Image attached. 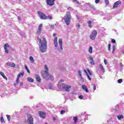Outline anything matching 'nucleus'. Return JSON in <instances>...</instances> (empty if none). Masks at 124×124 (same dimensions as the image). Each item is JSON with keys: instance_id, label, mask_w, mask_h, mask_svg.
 I'll return each mask as SVG.
<instances>
[{"instance_id": "1", "label": "nucleus", "mask_w": 124, "mask_h": 124, "mask_svg": "<svg viewBox=\"0 0 124 124\" xmlns=\"http://www.w3.org/2000/svg\"><path fill=\"white\" fill-rule=\"evenodd\" d=\"M38 41L39 42V46L40 50L41 53H46L47 52V40L45 37L43 36L41 38L38 37Z\"/></svg>"}, {"instance_id": "2", "label": "nucleus", "mask_w": 124, "mask_h": 124, "mask_svg": "<svg viewBox=\"0 0 124 124\" xmlns=\"http://www.w3.org/2000/svg\"><path fill=\"white\" fill-rule=\"evenodd\" d=\"M62 82H63V80L61 79L58 83V87L60 91H64L67 93L70 92V90H71V86L64 84Z\"/></svg>"}, {"instance_id": "3", "label": "nucleus", "mask_w": 124, "mask_h": 124, "mask_svg": "<svg viewBox=\"0 0 124 124\" xmlns=\"http://www.w3.org/2000/svg\"><path fill=\"white\" fill-rule=\"evenodd\" d=\"M45 73L42 75V76L43 77L44 79H46V80H54V77L53 76L49 75L48 73V67H47V65H45Z\"/></svg>"}, {"instance_id": "4", "label": "nucleus", "mask_w": 124, "mask_h": 124, "mask_svg": "<svg viewBox=\"0 0 124 124\" xmlns=\"http://www.w3.org/2000/svg\"><path fill=\"white\" fill-rule=\"evenodd\" d=\"M63 19L65 21L66 25H67V26H69V25H70V20H71V15H70V13H69V12H66Z\"/></svg>"}, {"instance_id": "5", "label": "nucleus", "mask_w": 124, "mask_h": 124, "mask_svg": "<svg viewBox=\"0 0 124 124\" xmlns=\"http://www.w3.org/2000/svg\"><path fill=\"white\" fill-rule=\"evenodd\" d=\"M87 71L86 70H84V71L86 73L88 80L91 81L92 78H91V77L93 76V74H92V72H91V71L89 69H87Z\"/></svg>"}, {"instance_id": "6", "label": "nucleus", "mask_w": 124, "mask_h": 124, "mask_svg": "<svg viewBox=\"0 0 124 124\" xmlns=\"http://www.w3.org/2000/svg\"><path fill=\"white\" fill-rule=\"evenodd\" d=\"M27 122L29 124H33V118L31 114H27Z\"/></svg>"}, {"instance_id": "7", "label": "nucleus", "mask_w": 124, "mask_h": 124, "mask_svg": "<svg viewBox=\"0 0 124 124\" xmlns=\"http://www.w3.org/2000/svg\"><path fill=\"white\" fill-rule=\"evenodd\" d=\"M96 35H97V32L96 31H93L90 36V39H91V40H94L95 37H96Z\"/></svg>"}, {"instance_id": "8", "label": "nucleus", "mask_w": 124, "mask_h": 124, "mask_svg": "<svg viewBox=\"0 0 124 124\" xmlns=\"http://www.w3.org/2000/svg\"><path fill=\"white\" fill-rule=\"evenodd\" d=\"M37 13L40 19H41L42 20H46V15L44 14V13L40 11H38Z\"/></svg>"}, {"instance_id": "9", "label": "nucleus", "mask_w": 124, "mask_h": 124, "mask_svg": "<svg viewBox=\"0 0 124 124\" xmlns=\"http://www.w3.org/2000/svg\"><path fill=\"white\" fill-rule=\"evenodd\" d=\"M55 0H46V2L49 6H53V5L55 4Z\"/></svg>"}, {"instance_id": "10", "label": "nucleus", "mask_w": 124, "mask_h": 124, "mask_svg": "<svg viewBox=\"0 0 124 124\" xmlns=\"http://www.w3.org/2000/svg\"><path fill=\"white\" fill-rule=\"evenodd\" d=\"M7 48H10V46H9L8 43H6L4 46V49L5 50V52L6 53V54H8L9 53V51H8Z\"/></svg>"}, {"instance_id": "11", "label": "nucleus", "mask_w": 124, "mask_h": 124, "mask_svg": "<svg viewBox=\"0 0 124 124\" xmlns=\"http://www.w3.org/2000/svg\"><path fill=\"white\" fill-rule=\"evenodd\" d=\"M59 44L61 50L62 51V50H63V48H62V38L59 39Z\"/></svg>"}, {"instance_id": "12", "label": "nucleus", "mask_w": 124, "mask_h": 124, "mask_svg": "<svg viewBox=\"0 0 124 124\" xmlns=\"http://www.w3.org/2000/svg\"><path fill=\"white\" fill-rule=\"evenodd\" d=\"M42 24H41L39 25L38 27V31H37V34H39V33H41V31H42Z\"/></svg>"}, {"instance_id": "13", "label": "nucleus", "mask_w": 124, "mask_h": 124, "mask_svg": "<svg viewBox=\"0 0 124 124\" xmlns=\"http://www.w3.org/2000/svg\"><path fill=\"white\" fill-rule=\"evenodd\" d=\"M39 115L41 118H42V119H44L46 116L45 113L42 111H39Z\"/></svg>"}, {"instance_id": "14", "label": "nucleus", "mask_w": 124, "mask_h": 124, "mask_svg": "<svg viewBox=\"0 0 124 124\" xmlns=\"http://www.w3.org/2000/svg\"><path fill=\"white\" fill-rule=\"evenodd\" d=\"M122 3V2L121 1H117L114 3L113 6V8H116V7H118V5L119 4H121Z\"/></svg>"}, {"instance_id": "15", "label": "nucleus", "mask_w": 124, "mask_h": 124, "mask_svg": "<svg viewBox=\"0 0 124 124\" xmlns=\"http://www.w3.org/2000/svg\"><path fill=\"white\" fill-rule=\"evenodd\" d=\"M6 64L8 66H10L11 67H15V66H16V64L14 63H11V62H6Z\"/></svg>"}, {"instance_id": "16", "label": "nucleus", "mask_w": 124, "mask_h": 124, "mask_svg": "<svg viewBox=\"0 0 124 124\" xmlns=\"http://www.w3.org/2000/svg\"><path fill=\"white\" fill-rule=\"evenodd\" d=\"M82 89L84 91V92H86V93H89V90L88 89V88H87V86L86 85H82Z\"/></svg>"}, {"instance_id": "17", "label": "nucleus", "mask_w": 124, "mask_h": 124, "mask_svg": "<svg viewBox=\"0 0 124 124\" xmlns=\"http://www.w3.org/2000/svg\"><path fill=\"white\" fill-rule=\"evenodd\" d=\"M54 45L55 46V47H58V37H55L54 40Z\"/></svg>"}, {"instance_id": "18", "label": "nucleus", "mask_w": 124, "mask_h": 124, "mask_svg": "<svg viewBox=\"0 0 124 124\" xmlns=\"http://www.w3.org/2000/svg\"><path fill=\"white\" fill-rule=\"evenodd\" d=\"M89 59L90 61H91V62H90V64H92L93 65H94L95 63H94V61H93V57H90Z\"/></svg>"}, {"instance_id": "19", "label": "nucleus", "mask_w": 124, "mask_h": 124, "mask_svg": "<svg viewBox=\"0 0 124 124\" xmlns=\"http://www.w3.org/2000/svg\"><path fill=\"white\" fill-rule=\"evenodd\" d=\"M99 66L101 70V71L103 72V73H104L105 72V70L104 69V67H103V65L102 64H100L99 65Z\"/></svg>"}, {"instance_id": "20", "label": "nucleus", "mask_w": 124, "mask_h": 124, "mask_svg": "<svg viewBox=\"0 0 124 124\" xmlns=\"http://www.w3.org/2000/svg\"><path fill=\"white\" fill-rule=\"evenodd\" d=\"M36 79L37 82L39 83H40L41 82V79L40 78V77H39V75H36Z\"/></svg>"}, {"instance_id": "21", "label": "nucleus", "mask_w": 124, "mask_h": 124, "mask_svg": "<svg viewBox=\"0 0 124 124\" xmlns=\"http://www.w3.org/2000/svg\"><path fill=\"white\" fill-rule=\"evenodd\" d=\"M0 74L1 76H2L4 79H6V80H7V78L6 77V76H5V75H4V73H3V72H1L0 73Z\"/></svg>"}, {"instance_id": "22", "label": "nucleus", "mask_w": 124, "mask_h": 124, "mask_svg": "<svg viewBox=\"0 0 124 124\" xmlns=\"http://www.w3.org/2000/svg\"><path fill=\"white\" fill-rule=\"evenodd\" d=\"M49 19V20H52L53 19V17L51 16H46V20Z\"/></svg>"}, {"instance_id": "23", "label": "nucleus", "mask_w": 124, "mask_h": 124, "mask_svg": "<svg viewBox=\"0 0 124 124\" xmlns=\"http://www.w3.org/2000/svg\"><path fill=\"white\" fill-rule=\"evenodd\" d=\"M73 120L74 121V124H76L78 121V118L77 117H74Z\"/></svg>"}, {"instance_id": "24", "label": "nucleus", "mask_w": 124, "mask_h": 124, "mask_svg": "<svg viewBox=\"0 0 124 124\" xmlns=\"http://www.w3.org/2000/svg\"><path fill=\"white\" fill-rule=\"evenodd\" d=\"M72 2H74L75 4H80L78 0H72Z\"/></svg>"}, {"instance_id": "25", "label": "nucleus", "mask_w": 124, "mask_h": 124, "mask_svg": "<svg viewBox=\"0 0 124 124\" xmlns=\"http://www.w3.org/2000/svg\"><path fill=\"white\" fill-rule=\"evenodd\" d=\"M30 61L31 62V63H33V62H34V59H33V57H32V56H31L30 57Z\"/></svg>"}, {"instance_id": "26", "label": "nucleus", "mask_w": 124, "mask_h": 124, "mask_svg": "<svg viewBox=\"0 0 124 124\" xmlns=\"http://www.w3.org/2000/svg\"><path fill=\"white\" fill-rule=\"evenodd\" d=\"M25 68L26 70L27 71L28 73L30 74V73H31V72L30 71V70H29V68H28L27 65H25Z\"/></svg>"}, {"instance_id": "27", "label": "nucleus", "mask_w": 124, "mask_h": 124, "mask_svg": "<svg viewBox=\"0 0 124 124\" xmlns=\"http://www.w3.org/2000/svg\"><path fill=\"white\" fill-rule=\"evenodd\" d=\"M89 52L90 53V54H93V46L90 47Z\"/></svg>"}, {"instance_id": "28", "label": "nucleus", "mask_w": 124, "mask_h": 124, "mask_svg": "<svg viewBox=\"0 0 124 124\" xmlns=\"http://www.w3.org/2000/svg\"><path fill=\"white\" fill-rule=\"evenodd\" d=\"M27 80L29 82H31L32 83L33 82V79L31 78H28Z\"/></svg>"}, {"instance_id": "29", "label": "nucleus", "mask_w": 124, "mask_h": 124, "mask_svg": "<svg viewBox=\"0 0 124 124\" xmlns=\"http://www.w3.org/2000/svg\"><path fill=\"white\" fill-rule=\"evenodd\" d=\"M21 76H24V73H20L18 75H17V78H20Z\"/></svg>"}, {"instance_id": "30", "label": "nucleus", "mask_w": 124, "mask_h": 124, "mask_svg": "<svg viewBox=\"0 0 124 124\" xmlns=\"http://www.w3.org/2000/svg\"><path fill=\"white\" fill-rule=\"evenodd\" d=\"M88 25L89 28H92V21L91 20L88 21Z\"/></svg>"}, {"instance_id": "31", "label": "nucleus", "mask_w": 124, "mask_h": 124, "mask_svg": "<svg viewBox=\"0 0 124 124\" xmlns=\"http://www.w3.org/2000/svg\"><path fill=\"white\" fill-rule=\"evenodd\" d=\"M0 122L2 124H5V121H4V119H3V117H1L0 118Z\"/></svg>"}, {"instance_id": "32", "label": "nucleus", "mask_w": 124, "mask_h": 124, "mask_svg": "<svg viewBox=\"0 0 124 124\" xmlns=\"http://www.w3.org/2000/svg\"><path fill=\"white\" fill-rule=\"evenodd\" d=\"M117 118L118 120H121V119L124 118V115H118L117 116Z\"/></svg>"}, {"instance_id": "33", "label": "nucleus", "mask_w": 124, "mask_h": 124, "mask_svg": "<svg viewBox=\"0 0 124 124\" xmlns=\"http://www.w3.org/2000/svg\"><path fill=\"white\" fill-rule=\"evenodd\" d=\"M115 50H116V46H112V53H114V52H115Z\"/></svg>"}, {"instance_id": "34", "label": "nucleus", "mask_w": 124, "mask_h": 124, "mask_svg": "<svg viewBox=\"0 0 124 124\" xmlns=\"http://www.w3.org/2000/svg\"><path fill=\"white\" fill-rule=\"evenodd\" d=\"M78 74L79 75L80 78H82V77H82V72H81V71H78Z\"/></svg>"}, {"instance_id": "35", "label": "nucleus", "mask_w": 124, "mask_h": 124, "mask_svg": "<svg viewBox=\"0 0 124 124\" xmlns=\"http://www.w3.org/2000/svg\"><path fill=\"white\" fill-rule=\"evenodd\" d=\"M6 117H7L8 122H10V119H11V118L10 117V116L7 115Z\"/></svg>"}, {"instance_id": "36", "label": "nucleus", "mask_w": 124, "mask_h": 124, "mask_svg": "<svg viewBox=\"0 0 124 124\" xmlns=\"http://www.w3.org/2000/svg\"><path fill=\"white\" fill-rule=\"evenodd\" d=\"M16 85H18V84H19V78L17 77V78L16 81Z\"/></svg>"}, {"instance_id": "37", "label": "nucleus", "mask_w": 124, "mask_h": 124, "mask_svg": "<svg viewBox=\"0 0 124 124\" xmlns=\"http://www.w3.org/2000/svg\"><path fill=\"white\" fill-rule=\"evenodd\" d=\"M88 6H89L90 7H91L92 8H93V5L92 4H91L90 3H87Z\"/></svg>"}, {"instance_id": "38", "label": "nucleus", "mask_w": 124, "mask_h": 124, "mask_svg": "<svg viewBox=\"0 0 124 124\" xmlns=\"http://www.w3.org/2000/svg\"><path fill=\"white\" fill-rule=\"evenodd\" d=\"M122 82H123V79H119L118 80V83H119V84H121V83H122Z\"/></svg>"}, {"instance_id": "39", "label": "nucleus", "mask_w": 124, "mask_h": 124, "mask_svg": "<svg viewBox=\"0 0 124 124\" xmlns=\"http://www.w3.org/2000/svg\"><path fill=\"white\" fill-rule=\"evenodd\" d=\"M64 113H65V110H61V115H62V114H64Z\"/></svg>"}, {"instance_id": "40", "label": "nucleus", "mask_w": 124, "mask_h": 124, "mask_svg": "<svg viewBox=\"0 0 124 124\" xmlns=\"http://www.w3.org/2000/svg\"><path fill=\"white\" fill-rule=\"evenodd\" d=\"M78 98H79V99H83L84 98V97L83 96V95H79L78 96Z\"/></svg>"}, {"instance_id": "41", "label": "nucleus", "mask_w": 124, "mask_h": 124, "mask_svg": "<svg viewBox=\"0 0 124 124\" xmlns=\"http://www.w3.org/2000/svg\"><path fill=\"white\" fill-rule=\"evenodd\" d=\"M105 3L107 5H108V4L109 3V1L108 0H105Z\"/></svg>"}, {"instance_id": "42", "label": "nucleus", "mask_w": 124, "mask_h": 124, "mask_svg": "<svg viewBox=\"0 0 124 124\" xmlns=\"http://www.w3.org/2000/svg\"><path fill=\"white\" fill-rule=\"evenodd\" d=\"M104 63H105V64L106 65H107V62H108V61L107 60H104Z\"/></svg>"}, {"instance_id": "43", "label": "nucleus", "mask_w": 124, "mask_h": 124, "mask_svg": "<svg viewBox=\"0 0 124 124\" xmlns=\"http://www.w3.org/2000/svg\"><path fill=\"white\" fill-rule=\"evenodd\" d=\"M77 28H78V29H79L80 26V24L79 23H77V25H76Z\"/></svg>"}, {"instance_id": "44", "label": "nucleus", "mask_w": 124, "mask_h": 124, "mask_svg": "<svg viewBox=\"0 0 124 124\" xmlns=\"http://www.w3.org/2000/svg\"><path fill=\"white\" fill-rule=\"evenodd\" d=\"M118 110V107H115L114 108V112H117Z\"/></svg>"}, {"instance_id": "45", "label": "nucleus", "mask_w": 124, "mask_h": 124, "mask_svg": "<svg viewBox=\"0 0 124 124\" xmlns=\"http://www.w3.org/2000/svg\"><path fill=\"white\" fill-rule=\"evenodd\" d=\"M93 90L95 91V90H96V86L94 84H93Z\"/></svg>"}, {"instance_id": "46", "label": "nucleus", "mask_w": 124, "mask_h": 124, "mask_svg": "<svg viewBox=\"0 0 124 124\" xmlns=\"http://www.w3.org/2000/svg\"><path fill=\"white\" fill-rule=\"evenodd\" d=\"M108 51H110V49L111 48V44H108Z\"/></svg>"}, {"instance_id": "47", "label": "nucleus", "mask_w": 124, "mask_h": 124, "mask_svg": "<svg viewBox=\"0 0 124 124\" xmlns=\"http://www.w3.org/2000/svg\"><path fill=\"white\" fill-rule=\"evenodd\" d=\"M111 42L112 43H116V40H115V39H112Z\"/></svg>"}, {"instance_id": "48", "label": "nucleus", "mask_w": 124, "mask_h": 124, "mask_svg": "<svg viewBox=\"0 0 124 124\" xmlns=\"http://www.w3.org/2000/svg\"><path fill=\"white\" fill-rule=\"evenodd\" d=\"M99 1H100V0H96L95 1V3H98V2H99Z\"/></svg>"}, {"instance_id": "49", "label": "nucleus", "mask_w": 124, "mask_h": 124, "mask_svg": "<svg viewBox=\"0 0 124 124\" xmlns=\"http://www.w3.org/2000/svg\"><path fill=\"white\" fill-rule=\"evenodd\" d=\"M80 80L82 82H84V78H83V77L80 78Z\"/></svg>"}, {"instance_id": "50", "label": "nucleus", "mask_w": 124, "mask_h": 124, "mask_svg": "<svg viewBox=\"0 0 124 124\" xmlns=\"http://www.w3.org/2000/svg\"><path fill=\"white\" fill-rule=\"evenodd\" d=\"M50 28L51 29H54L55 28L54 26L53 25L50 26Z\"/></svg>"}, {"instance_id": "51", "label": "nucleus", "mask_w": 124, "mask_h": 124, "mask_svg": "<svg viewBox=\"0 0 124 124\" xmlns=\"http://www.w3.org/2000/svg\"><path fill=\"white\" fill-rule=\"evenodd\" d=\"M120 65L121 66H123V63L121 62V63H120Z\"/></svg>"}, {"instance_id": "52", "label": "nucleus", "mask_w": 124, "mask_h": 124, "mask_svg": "<svg viewBox=\"0 0 124 124\" xmlns=\"http://www.w3.org/2000/svg\"><path fill=\"white\" fill-rule=\"evenodd\" d=\"M53 121H56V117H53Z\"/></svg>"}, {"instance_id": "53", "label": "nucleus", "mask_w": 124, "mask_h": 124, "mask_svg": "<svg viewBox=\"0 0 124 124\" xmlns=\"http://www.w3.org/2000/svg\"><path fill=\"white\" fill-rule=\"evenodd\" d=\"M53 36L54 37H56V34L54 33V34H53Z\"/></svg>"}, {"instance_id": "54", "label": "nucleus", "mask_w": 124, "mask_h": 124, "mask_svg": "<svg viewBox=\"0 0 124 124\" xmlns=\"http://www.w3.org/2000/svg\"><path fill=\"white\" fill-rule=\"evenodd\" d=\"M23 82H21V83H20V86H23Z\"/></svg>"}, {"instance_id": "55", "label": "nucleus", "mask_w": 124, "mask_h": 124, "mask_svg": "<svg viewBox=\"0 0 124 124\" xmlns=\"http://www.w3.org/2000/svg\"><path fill=\"white\" fill-rule=\"evenodd\" d=\"M45 124H48L47 123H46Z\"/></svg>"}, {"instance_id": "56", "label": "nucleus", "mask_w": 124, "mask_h": 124, "mask_svg": "<svg viewBox=\"0 0 124 124\" xmlns=\"http://www.w3.org/2000/svg\"><path fill=\"white\" fill-rule=\"evenodd\" d=\"M58 51H60V49H58Z\"/></svg>"}, {"instance_id": "57", "label": "nucleus", "mask_w": 124, "mask_h": 124, "mask_svg": "<svg viewBox=\"0 0 124 124\" xmlns=\"http://www.w3.org/2000/svg\"><path fill=\"white\" fill-rule=\"evenodd\" d=\"M15 85H16V83H15Z\"/></svg>"}, {"instance_id": "58", "label": "nucleus", "mask_w": 124, "mask_h": 124, "mask_svg": "<svg viewBox=\"0 0 124 124\" xmlns=\"http://www.w3.org/2000/svg\"><path fill=\"white\" fill-rule=\"evenodd\" d=\"M79 86H81V84H79Z\"/></svg>"}, {"instance_id": "59", "label": "nucleus", "mask_w": 124, "mask_h": 124, "mask_svg": "<svg viewBox=\"0 0 124 124\" xmlns=\"http://www.w3.org/2000/svg\"><path fill=\"white\" fill-rule=\"evenodd\" d=\"M50 89H52V88H50Z\"/></svg>"}]
</instances>
